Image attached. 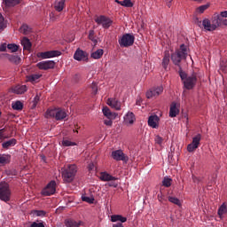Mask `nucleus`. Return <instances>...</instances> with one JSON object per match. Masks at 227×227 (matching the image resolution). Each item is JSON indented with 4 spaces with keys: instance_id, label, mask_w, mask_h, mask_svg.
I'll use <instances>...</instances> for the list:
<instances>
[{
    "instance_id": "1",
    "label": "nucleus",
    "mask_w": 227,
    "mask_h": 227,
    "mask_svg": "<svg viewBox=\"0 0 227 227\" xmlns=\"http://www.w3.org/2000/svg\"><path fill=\"white\" fill-rule=\"evenodd\" d=\"M179 77H181L185 90H192L194 86H196V82H198V75L195 73L189 76L181 67L179 70Z\"/></svg>"
},
{
    "instance_id": "2",
    "label": "nucleus",
    "mask_w": 227,
    "mask_h": 227,
    "mask_svg": "<svg viewBox=\"0 0 227 227\" xmlns=\"http://www.w3.org/2000/svg\"><path fill=\"white\" fill-rule=\"evenodd\" d=\"M187 59V46L185 44H181L180 49L176 50L175 52L171 54V60L176 67H180V63H182V59Z\"/></svg>"
},
{
    "instance_id": "3",
    "label": "nucleus",
    "mask_w": 227,
    "mask_h": 227,
    "mask_svg": "<svg viewBox=\"0 0 227 227\" xmlns=\"http://www.w3.org/2000/svg\"><path fill=\"white\" fill-rule=\"evenodd\" d=\"M77 173V166L75 165H68L67 168L62 170V178L64 182H74V178H75V174Z\"/></svg>"
},
{
    "instance_id": "4",
    "label": "nucleus",
    "mask_w": 227,
    "mask_h": 227,
    "mask_svg": "<svg viewBox=\"0 0 227 227\" xmlns=\"http://www.w3.org/2000/svg\"><path fill=\"white\" fill-rule=\"evenodd\" d=\"M0 200L8 203L12 200V191L10 190V184L6 182H0Z\"/></svg>"
},
{
    "instance_id": "5",
    "label": "nucleus",
    "mask_w": 227,
    "mask_h": 227,
    "mask_svg": "<svg viewBox=\"0 0 227 227\" xmlns=\"http://www.w3.org/2000/svg\"><path fill=\"white\" fill-rule=\"evenodd\" d=\"M94 20L98 26H102L104 29H109L113 26V20L105 15L97 16Z\"/></svg>"
},
{
    "instance_id": "6",
    "label": "nucleus",
    "mask_w": 227,
    "mask_h": 227,
    "mask_svg": "<svg viewBox=\"0 0 227 227\" xmlns=\"http://www.w3.org/2000/svg\"><path fill=\"white\" fill-rule=\"evenodd\" d=\"M134 40H136L134 35L124 34L121 38H119V44L121 47H131V45H134Z\"/></svg>"
},
{
    "instance_id": "7",
    "label": "nucleus",
    "mask_w": 227,
    "mask_h": 227,
    "mask_svg": "<svg viewBox=\"0 0 227 227\" xmlns=\"http://www.w3.org/2000/svg\"><path fill=\"white\" fill-rule=\"evenodd\" d=\"M111 157L114 160H117V162H120V160H122V162H129V156L123 153L121 149L113 151Z\"/></svg>"
},
{
    "instance_id": "8",
    "label": "nucleus",
    "mask_w": 227,
    "mask_h": 227,
    "mask_svg": "<svg viewBox=\"0 0 227 227\" xmlns=\"http://www.w3.org/2000/svg\"><path fill=\"white\" fill-rule=\"evenodd\" d=\"M201 142V134H197L192 137L191 144L187 145V152L190 153L200 148V143Z\"/></svg>"
},
{
    "instance_id": "9",
    "label": "nucleus",
    "mask_w": 227,
    "mask_h": 227,
    "mask_svg": "<svg viewBox=\"0 0 227 227\" xmlns=\"http://www.w3.org/2000/svg\"><path fill=\"white\" fill-rule=\"evenodd\" d=\"M56 193V181H51L41 192L42 196H52Z\"/></svg>"
},
{
    "instance_id": "10",
    "label": "nucleus",
    "mask_w": 227,
    "mask_h": 227,
    "mask_svg": "<svg viewBox=\"0 0 227 227\" xmlns=\"http://www.w3.org/2000/svg\"><path fill=\"white\" fill-rule=\"evenodd\" d=\"M36 56L37 58H41L42 59H49L50 58H58V56H61V51H49L44 52H38Z\"/></svg>"
},
{
    "instance_id": "11",
    "label": "nucleus",
    "mask_w": 227,
    "mask_h": 227,
    "mask_svg": "<svg viewBox=\"0 0 227 227\" xmlns=\"http://www.w3.org/2000/svg\"><path fill=\"white\" fill-rule=\"evenodd\" d=\"M39 70H52L56 67V62L53 60H45L36 64Z\"/></svg>"
},
{
    "instance_id": "12",
    "label": "nucleus",
    "mask_w": 227,
    "mask_h": 227,
    "mask_svg": "<svg viewBox=\"0 0 227 227\" xmlns=\"http://www.w3.org/2000/svg\"><path fill=\"white\" fill-rule=\"evenodd\" d=\"M74 59L76 61H88V52L81 49H77L74 54Z\"/></svg>"
},
{
    "instance_id": "13",
    "label": "nucleus",
    "mask_w": 227,
    "mask_h": 227,
    "mask_svg": "<svg viewBox=\"0 0 227 227\" xmlns=\"http://www.w3.org/2000/svg\"><path fill=\"white\" fill-rule=\"evenodd\" d=\"M180 114V105L176 102H172L169 108V117L176 118Z\"/></svg>"
},
{
    "instance_id": "14",
    "label": "nucleus",
    "mask_w": 227,
    "mask_h": 227,
    "mask_svg": "<svg viewBox=\"0 0 227 227\" xmlns=\"http://www.w3.org/2000/svg\"><path fill=\"white\" fill-rule=\"evenodd\" d=\"M164 91V88L162 86L153 88L150 91H147L146 98H153V97H159L160 93Z\"/></svg>"
},
{
    "instance_id": "15",
    "label": "nucleus",
    "mask_w": 227,
    "mask_h": 227,
    "mask_svg": "<svg viewBox=\"0 0 227 227\" xmlns=\"http://www.w3.org/2000/svg\"><path fill=\"white\" fill-rule=\"evenodd\" d=\"M106 104L116 111H120V109H121V103L116 98H108Z\"/></svg>"
},
{
    "instance_id": "16",
    "label": "nucleus",
    "mask_w": 227,
    "mask_h": 227,
    "mask_svg": "<svg viewBox=\"0 0 227 227\" xmlns=\"http://www.w3.org/2000/svg\"><path fill=\"white\" fill-rule=\"evenodd\" d=\"M12 93H15L16 95H24L26 91H27V86L26 85H16L12 88Z\"/></svg>"
},
{
    "instance_id": "17",
    "label": "nucleus",
    "mask_w": 227,
    "mask_h": 227,
    "mask_svg": "<svg viewBox=\"0 0 227 227\" xmlns=\"http://www.w3.org/2000/svg\"><path fill=\"white\" fill-rule=\"evenodd\" d=\"M65 226L67 227H80L83 224L82 221H75L72 218H67L64 222Z\"/></svg>"
},
{
    "instance_id": "18",
    "label": "nucleus",
    "mask_w": 227,
    "mask_h": 227,
    "mask_svg": "<svg viewBox=\"0 0 227 227\" xmlns=\"http://www.w3.org/2000/svg\"><path fill=\"white\" fill-rule=\"evenodd\" d=\"M102 111L104 116H106L108 120H116V116H118V114L111 112L107 106L103 107Z\"/></svg>"
},
{
    "instance_id": "19",
    "label": "nucleus",
    "mask_w": 227,
    "mask_h": 227,
    "mask_svg": "<svg viewBox=\"0 0 227 227\" xmlns=\"http://www.w3.org/2000/svg\"><path fill=\"white\" fill-rule=\"evenodd\" d=\"M170 59L171 54H169V51H164V56L161 62V67L164 68V70H168V66L169 65Z\"/></svg>"
},
{
    "instance_id": "20",
    "label": "nucleus",
    "mask_w": 227,
    "mask_h": 227,
    "mask_svg": "<svg viewBox=\"0 0 227 227\" xmlns=\"http://www.w3.org/2000/svg\"><path fill=\"white\" fill-rule=\"evenodd\" d=\"M159 116L157 115H151L148 119V125L153 129H157L159 127Z\"/></svg>"
},
{
    "instance_id": "21",
    "label": "nucleus",
    "mask_w": 227,
    "mask_h": 227,
    "mask_svg": "<svg viewBox=\"0 0 227 227\" xmlns=\"http://www.w3.org/2000/svg\"><path fill=\"white\" fill-rule=\"evenodd\" d=\"M100 180H102V182H114V180H118V177H114L107 172H102L100 174Z\"/></svg>"
},
{
    "instance_id": "22",
    "label": "nucleus",
    "mask_w": 227,
    "mask_h": 227,
    "mask_svg": "<svg viewBox=\"0 0 227 227\" xmlns=\"http://www.w3.org/2000/svg\"><path fill=\"white\" fill-rule=\"evenodd\" d=\"M66 0H57L54 3V10L56 12H63V10H65V4Z\"/></svg>"
},
{
    "instance_id": "23",
    "label": "nucleus",
    "mask_w": 227,
    "mask_h": 227,
    "mask_svg": "<svg viewBox=\"0 0 227 227\" xmlns=\"http://www.w3.org/2000/svg\"><path fill=\"white\" fill-rule=\"evenodd\" d=\"M66 117L67 112H65V110H62L61 108H57V112L55 114V120H57V121H59L61 120H65Z\"/></svg>"
},
{
    "instance_id": "24",
    "label": "nucleus",
    "mask_w": 227,
    "mask_h": 227,
    "mask_svg": "<svg viewBox=\"0 0 227 227\" xmlns=\"http://www.w3.org/2000/svg\"><path fill=\"white\" fill-rule=\"evenodd\" d=\"M118 221L121 223V224H122V223H127V217L121 215H113L111 216L112 223H118Z\"/></svg>"
},
{
    "instance_id": "25",
    "label": "nucleus",
    "mask_w": 227,
    "mask_h": 227,
    "mask_svg": "<svg viewBox=\"0 0 227 227\" xmlns=\"http://www.w3.org/2000/svg\"><path fill=\"white\" fill-rule=\"evenodd\" d=\"M211 26L213 30L215 31L217 27L221 26V16H215V18L211 20Z\"/></svg>"
},
{
    "instance_id": "26",
    "label": "nucleus",
    "mask_w": 227,
    "mask_h": 227,
    "mask_svg": "<svg viewBox=\"0 0 227 227\" xmlns=\"http://www.w3.org/2000/svg\"><path fill=\"white\" fill-rule=\"evenodd\" d=\"M136 121V116L134 115V113L129 112L125 116H124V121L125 123H129L132 125L134 121Z\"/></svg>"
},
{
    "instance_id": "27",
    "label": "nucleus",
    "mask_w": 227,
    "mask_h": 227,
    "mask_svg": "<svg viewBox=\"0 0 227 227\" xmlns=\"http://www.w3.org/2000/svg\"><path fill=\"white\" fill-rule=\"evenodd\" d=\"M17 145V139L12 138L6 142H4L2 144V147L5 150H8V148H11V146H15Z\"/></svg>"
},
{
    "instance_id": "28",
    "label": "nucleus",
    "mask_w": 227,
    "mask_h": 227,
    "mask_svg": "<svg viewBox=\"0 0 227 227\" xmlns=\"http://www.w3.org/2000/svg\"><path fill=\"white\" fill-rule=\"evenodd\" d=\"M202 27L206 31H214V28L212 27V22L208 19H205L202 21Z\"/></svg>"
},
{
    "instance_id": "29",
    "label": "nucleus",
    "mask_w": 227,
    "mask_h": 227,
    "mask_svg": "<svg viewBox=\"0 0 227 227\" xmlns=\"http://www.w3.org/2000/svg\"><path fill=\"white\" fill-rule=\"evenodd\" d=\"M102 56H104V50L98 49L91 53L90 58H92L93 59H100Z\"/></svg>"
},
{
    "instance_id": "30",
    "label": "nucleus",
    "mask_w": 227,
    "mask_h": 227,
    "mask_svg": "<svg viewBox=\"0 0 227 227\" xmlns=\"http://www.w3.org/2000/svg\"><path fill=\"white\" fill-rule=\"evenodd\" d=\"M21 45L25 51H29L31 49V41H29L27 37H23L21 40Z\"/></svg>"
},
{
    "instance_id": "31",
    "label": "nucleus",
    "mask_w": 227,
    "mask_h": 227,
    "mask_svg": "<svg viewBox=\"0 0 227 227\" xmlns=\"http://www.w3.org/2000/svg\"><path fill=\"white\" fill-rule=\"evenodd\" d=\"M40 77H42V74H29L27 76V81L28 82H36L38 79H40Z\"/></svg>"
},
{
    "instance_id": "32",
    "label": "nucleus",
    "mask_w": 227,
    "mask_h": 227,
    "mask_svg": "<svg viewBox=\"0 0 227 227\" xmlns=\"http://www.w3.org/2000/svg\"><path fill=\"white\" fill-rule=\"evenodd\" d=\"M58 108H50L46 112V118H56Z\"/></svg>"
},
{
    "instance_id": "33",
    "label": "nucleus",
    "mask_w": 227,
    "mask_h": 227,
    "mask_svg": "<svg viewBox=\"0 0 227 227\" xmlns=\"http://www.w3.org/2000/svg\"><path fill=\"white\" fill-rule=\"evenodd\" d=\"M12 109H14V111H22V109H24V104L20 101H16L12 103Z\"/></svg>"
},
{
    "instance_id": "34",
    "label": "nucleus",
    "mask_w": 227,
    "mask_h": 227,
    "mask_svg": "<svg viewBox=\"0 0 227 227\" xmlns=\"http://www.w3.org/2000/svg\"><path fill=\"white\" fill-rule=\"evenodd\" d=\"M8 163H10V155L0 154V164H8Z\"/></svg>"
},
{
    "instance_id": "35",
    "label": "nucleus",
    "mask_w": 227,
    "mask_h": 227,
    "mask_svg": "<svg viewBox=\"0 0 227 227\" xmlns=\"http://www.w3.org/2000/svg\"><path fill=\"white\" fill-rule=\"evenodd\" d=\"M219 217H223V215H224V214H227V207L226 204H223L222 207H220L218 208V212H217Z\"/></svg>"
},
{
    "instance_id": "36",
    "label": "nucleus",
    "mask_w": 227,
    "mask_h": 227,
    "mask_svg": "<svg viewBox=\"0 0 227 227\" xmlns=\"http://www.w3.org/2000/svg\"><path fill=\"white\" fill-rule=\"evenodd\" d=\"M168 200L170 203H173L174 205H177V207H180V205H182V203L180 202V200L176 197L168 196Z\"/></svg>"
},
{
    "instance_id": "37",
    "label": "nucleus",
    "mask_w": 227,
    "mask_h": 227,
    "mask_svg": "<svg viewBox=\"0 0 227 227\" xmlns=\"http://www.w3.org/2000/svg\"><path fill=\"white\" fill-rule=\"evenodd\" d=\"M20 33H22L23 35H29V33H31V27H29V26L27 25H22L20 27Z\"/></svg>"
},
{
    "instance_id": "38",
    "label": "nucleus",
    "mask_w": 227,
    "mask_h": 227,
    "mask_svg": "<svg viewBox=\"0 0 227 227\" xmlns=\"http://www.w3.org/2000/svg\"><path fill=\"white\" fill-rule=\"evenodd\" d=\"M4 3H5L6 6H16L20 3V0H4Z\"/></svg>"
},
{
    "instance_id": "39",
    "label": "nucleus",
    "mask_w": 227,
    "mask_h": 227,
    "mask_svg": "<svg viewBox=\"0 0 227 227\" xmlns=\"http://www.w3.org/2000/svg\"><path fill=\"white\" fill-rule=\"evenodd\" d=\"M62 146H77V144L75 142H72L68 139H63L62 140Z\"/></svg>"
},
{
    "instance_id": "40",
    "label": "nucleus",
    "mask_w": 227,
    "mask_h": 227,
    "mask_svg": "<svg viewBox=\"0 0 227 227\" xmlns=\"http://www.w3.org/2000/svg\"><path fill=\"white\" fill-rule=\"evenodd\" d=\"M7 49L11 51V52H17V51H19V45L15 43H10L7 45Z\"/></svg>"
},
{
    "instance_id": "41",
    "label": "nucleus",
    "mask_w": 227,
    "mask_h": 227,
    "mask_svg": "<svg viewBox=\"0 0 227 227\" xmlns=\"http://www.w3.org/2000/svg\"><path fill=\"white\" fill-rule=\"evenodd\" d=\"M171 182H173L171 178L164 177V179L162 180V185L164 187H171Z\"/></svg>"
},
{
    "instance_id": "42",
    "label": "nucleus",
    "mask_w": 227,
    "mask_h": 227,
    "mask_svg": "<svg viewBox=\"0 0 227 227\" xmlns=\"http://www.w3.org/2000/svg\"><path fill=\"white\" fill-rule=\"evenodd\" d=\"M121 6H124L125 8H132L134 4L130 0H123L121 1Z\"/></svg>"
},
{
    "instance_id": "43",
    "label": "nucleus",
    "mask_w": 227,
    "mask_h": 227,
    "mask_svg": "<svg viewBox=\"0 0 227 227\" xmlns=\"http://www.w3.org/2000/svg\"><path fill=\"white\" fill-rule=\"evenodd\" d=\"M89 40H91L94 43H97V38L95 37V30L89 31Z\"/></svg>"
},
{
    "instance_id": "44",
    "label": "nucleus",
    "mask_w": 227,
    "mask_h": 227,
    "mask_svg": "<svg viewBox=\"0 0 227 227\" xmlns=\"http://www.w3.org/2000/svg\"><path fill=\"white\" fill-rule=\"evenodd\" d=\"M82 200L85 201L86 203H93L95 201V199L88 197V196H82Z\"/></svg>"
},
{
    "instance_id": "45",
    "label": "nucleus",
    "mask_w": 227,
    "mask_h": 227,
    "mask_svg": "<svg viewBox=\"0 0 227 227\" xmlns=\"http://www.w3.org/2000/svg\"><path fill=\"white\" fill-rule=\"evenodd\" d=\"M17 169L12 168L7 171L8 176H17Z\"/></svg>"
},
{
    "instance_id": "46",
    "label": "nucleus",
    "mask_w": 227,
    "mask_h": 227,
    "mask_svg": "<svg viewBox=\"0 0 227 227\" xmlns=\"http://www.w3.org/2000/svg\"><path fill=\"white\" fill-rule=\"evenodd\" d=\"M154 141L156 145H162V141H164V139L160 136H156Z\"/></svg>"
},
{
    "instance_id": "47",
    "label": "nucleus",
    "mask_w": 227,
    "mask_h": 227,
    "mask_svg": "<svg viewBox=\"0 0 227 227\" xmlns=\"http://www.w3.org/2000/svg\"><path fill=\"white\" fill-rule=\"evenodd\" d=\"M47 213L43 210H36L35 211V215H37V217H43L45 216Z\"/></svg>"
},
{
    "instance_id": "48",
    "label": "nucleus",
    "mask_w": 227,
    "mask_h": 227,
    "mask_svg": "<svg viewBox=\"0 0 227 227\" xmlns=\"http://www.w3.org/2000/svg\"><path fill=\"white\" fill-rule=\"evenodd\" d=\"M157 198L160 203H162V201H166V197L164 194H162V192H160V193L157 195Z\"/></svg>"
},
{
    "instance_id": "49",
    "label": "nucleus",
    "mask_w": 227,
    "mask_h": 227,
    "mask_svg": "<svg viewBox=\"0 0 227 227\" xmlns=\"http://www.w3.org/2000/svg\"><path fill=\"white\" fill-rule=\"evenodd\" d=\"M91 90H92L93 95H97V91H98V87L97 86V83L92 82Z\"/></svg>"
},
{
    "instance_id": "50",
    "label": "nucleus",
    "mask_w": 227,
    "mask_h": 227,
    "mask_svg": "<svg viewBox=\"0 0 227 227\" xmlns=\"http://www.w3.org/2000/svg\"><path fill=\"white\" fill-rule=\"evenodd\" d=\"M9 60L17 63V60L20 61V58L15 55H9Z\"/></svg>"
},
{
    "instance_id": "51",
    "label": "nucleus",
    "mask_w": 227,
    "mask_h": 227,
    "mask_svg": "<svg viewBox=\"0 0 227 227\" xmlns=\"http://www.w3.org/2000/svg\"><path fill=\"white\" fill-rule=\"evenodd\" d=\"M6 49H8L6 43L0 44V52H6Z\"/></svg>"
},
{
    "instance_id": "52",
    "label": "nucleus",
    "mask_w": 227,
    "mask_h": 227,
    "mask_svg": "<svg viewBox=\"0 0 227 227\" xmlns=\"http://www.w3.org/2000/svg\"><path fill=\"white\" fill-rule=\"evenodd\" d=\"M38 102H40V96L36 95L33 100V107H36Z\"/></svg>"
},
{
    "instance_id": "53",
    "label": "nucleus",
    "mask_w": 227,
    "mask_h": 227,
    "mask_svg": "<svg viewBox=\"0 0 227 227\" xmlns=\"http://www.w3.org/2000/svg\"><path fill=\"white\" fill-rule=\"evenodd\" d=\"M113 120H114V119H106V120H105L104 121L105 125H106L107 127H112Z\"/></svg>"
},
{
    "instance_id": "54",
    "label": "nucleus",
    "mask_w": 227,
    "mask_h": 227,
    "mask_svg": "<svg viewBox=\"0 0 227 227\" xmlns=\"http://www.w3.org/2000/svg\"><path fill=\"white\" fill-rule=\"evenodd\" d=\"M208 5H201L198 8V11L200 13H203V12H205V10H207Z\"/></svg>"
},
{
    "instance_id": "55",
    "label": "nucleus",
    "mask_w": 227,
    "mask_h": 227,
    "mask_svg": "<svg viewBox=\"0 0 227 227\" xmlns=\"http://www.w3.org/2000/svg\"><path fill=\"white\" fill-rule=\"evenodd\" d=\"M6 29V22H4V20L0 21V31H4Z\"/></svg>"
},
{
    "instance_id": "56",
    "label": "nucleus",
    "mask_w": 227,
    "mask_h": 227,
    "mask_svg": "<svg viewBox=\"0 0 227 227\" xmlns=\"http://www.w3.org/2000/svg\"><path fill=\"white\" fill-rule=\"evenodd\" d=\"M219 17H221V19H226L227 18V11L222 12L220 13V15H218Z\"/></svg>"
},
{
    "instance_id": "57",
    "label": "nucleus",
    "mask_w": 227,
    "mask_h": 227,
    "mask_svg": "<svg viewBox=\"0 0 227 227\" xmlns=\"http://www.w3.org/2000/svg\"><path fill=\"white\" fill-rule=\"evenodd\" d=\"M227 26V20L220 17V25Z\"/></svg>"
},
{
    "instance_id": "58",
    "label": "nucleus",
    "mask_w": 227,
    "mask_h": 227,
    "mask_svg": "<svg viewBox=\"0 0 227 227\" xmlns=\"http://www.w3.org/2000/svg\"><path fill=\"white\" fill-rule=\"evenodd\" d=\"M109 187H114V188H116V187H118V183H116V182H111V183H109Z\"/></svg>"
},
{
    "instance_id": "59",
    "label": "nucleus",
    "mask_w": 227,
    "mask_h": 227,
    "mask_svg": "<svg viewBox=\"0 0 227 227\" xmlns=\"http://www.w3.org/2000/svg\"><path fill=\"white\" fill-rule=\"evenodd\" d=\"M112 227H124V226H123V223H114V224L112 225Z\"/></svg>"
},
{
    "instance_id": "60",
    "label": "nucleus",
    "mask_w": 227,
    "mask_h": 227,
    "mask_svg": "<svg viewBox=\"0 0 227 227\" xmlns=\"http://www.w3.org/2000/svg\"><path fill=\"white\" fill-rule=\"evenodd\" d=\"M5 131H6L5 129H0V137H4L3 134H4Z\"/></svg>"
},
{
    "instance_id": "61",
    "label": "nucleus",
    "mask_w": 227,
    "mask_h": 227,
    "mask_svg": "<svg viewBox=\"0 0 227 227\" xmlns=\"http://www.w3.org/2000/svg\"><path fill=\"white\" fill-rule=\"evenodd\" d=\"M166 2H167L168 8H171V3H173V0H166Z\"/></svg>"
},
{
    "instance_id": "62",
    "label": "nucleus",
    "mask_w": 227,
    "mask_h": 227,
    "mask_svg": "<svg viewBox=\"0 0 227 227\" xmlns=\"http://www.w3.org/2000/svg\"><path fill=\"white\" fill-rule=\"evenodd\" d=\"M221 69L223 70V72H227V67H226L221 66Z\"/></svg>"
},
{
    "instance_id": "63",
    "label": "nucleus",
    "mask_w": 227,
    "mask_h": 227,
    "mask_svg": "<svg viewBox=\"0 0 227 227\" xmlns=\"http://www.w3.org/2000/svg\"><path fill=\"white\" fill-rule=\"evenodd\" d=\"M2 20H4V17H3V14L0 13V22H2Z\"/></svg>"
},
{
    "instance_id": "64",
    "label": "nucleus",
    "mask_w": 227,
    "mask_h": 227,
    "mask_svg": "<svg viewBox=\"0 0 227 227\" xmlns=\"http://www.w3.org/2000/svg\"><path fill=\"white\" fill-rule=\"evenodd\" d=\"M115 3H117V4H121V1H120V0H115Z\"/></svg>"
}]
</instances>
